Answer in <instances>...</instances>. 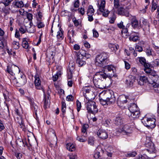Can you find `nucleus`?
Returning <instances> with one entry per match:
<instances>
[{"mask_svg": "<svg viewBox=\"0 0 159 159\" xmlns=\"http://www.w3.org/2000/svg\"><path fill=\"white\" fill-rule=\"evenodd\" d=\"M108 77L105 73L99 72L96 73L94 76L93 82L95 86L100 89H105L107 86L104 80Z\"/></svg>", "mask_w": 159, "mask_h": 159, "instance_id": "obj_1", "label": "nucleus"}, {"mask_svg": "<svg viewBox=\"0 0 159 159\" xmlns=\"http://www.w3.org/2000/svg\"><path fill=\"white\" fill-rule=\"evenodd\" d=\"M108 58L107 54L105 52L97 55L95 59L96 65L98 66L103 67L106 64Z\"/></svg>", "mask_w": 159, "mask_h": 159, "instance_id": "obj_2", "label": "nucleus"}, {"mask_svg": "<svg viewBox=\"0 0 159 159\" xmlns=\"http://www.w3.org/2000/svg\"><path fill=\"white\" fill-rule=\"evenodd\" d=\"M102 98L105 99L109 102L112 104L114 103L116 101V98L114 95V93L111 90L104 91L100 94Z\"/></svg>", "mask_w": 159, "mask_h": 159, "instance_id": "obj_3", "label": "nucleus"}, {"mask_svg": "<svg viewBox=\"0 0 159 159\" xmlns=\"http://www.w3.org/2000/svg\"><path fill=\"white\" fill-rule=\"evenodd\" d=\"M129 110L131 113L130 116L133 118L139 117L140 112L139 109L136 104L131 103L128 107Z\"/></svg>", "mask_w": 159, "mask_h": 159, "instance_id": "obj_4", "label": "nucleus"}, {"mask_svg": "<svg viewBox=\"0 0 159 159\" xmlns=\"http://www.w3.org/2000/svg\"><path fill=\"white\" fill-rule=\"evenodd\" d=\"M106 2L104 0H98V9L102 13V16L105 17H107L110 11L108 9H105Z\"/></svg>", "mask_w": 159, "mask_h": 159, "instance_id": "obj_5", "label": "nucleus"}, {"mask_svg": "<svg viewBox=\"0 0 159 159\" xmlns=\"http://www.w3.org/2000/svg\"><path fill=\"white\" fill-rule=\"evenodd\" d=\"M11 82L17 86H20L24 85L26 81V79L24 75H21L17 80L15 77H12L10 80Z\"/></svg>", "mask_w": 159, "mask_h": 159, "instance_id": "obj_6", "label": "nucleus"}, {"mask_svg": "<svg viewBox=\"0 0 159 159\" xmlns=\"http://www.w3.org/2000/svg\"><path fill=\"white\" fill-rule=\"evenodd\" d=\"M155 118H143L142 120V123L147 127L150 128H153L156 126Z\"/></svg>", "mask_w": 159, "mask_h": 159, "instance_id": "obj_7", "label": "nucleus"}, {"mask_svg": "<svg viewBox=\"0 0 159 159\" xmlns=\"http://www.w3.org/2000/svg\"><path fill=\"white\" fill-rule=\"evenodd\" d=\"M86 108L88 112L89 113L94 114L98 111L96 103L94 101L88 102L87 103Z\"/></svg>", "mask_w": 159, "mask_h": 159, "instance_id": "obj_8", "label": "nucleus"}, {"mask_svg": "<svg viewBox=\"0 0 159 159\" xmlns=\"http://www.w3.org/2000/svg\"><path fill=\"white\" fill-rule=\"evenodd\" d=\"M20 71L19 68L15 65H9L7 66V72L12 76L19 72Z\"/></svg>", "mask_w": 159, "mask_h": 159, "instance_id": "obj_9", "label": "nucleus"}, {"mask_svg": "<svg viewBox=\"0 0 159 159\" xmlns=\"http://www.w3.org/2000/svg\"><path fill=\"white\" fill-rule=\"evenodd\" d=\"M133 128L129 125H125L123 128L118 130L119 132L122 133L123 134L129 135L133 132Z\"/></svg>", "mask_w": 159, "mask_h": 159, "instance_id": "obj_10", "label": "nucleus"}, {"mask_svg": "<svg viewBox=\"0 0 159 159\" xmlns=\"http://www.w3.org/2000/svg\"><path fill=\"white\" fill-rule=\"evenodd\" d=\"M129 100L128 97L125 95L120 96L117 100V103L119 106H122V104L127 103Z\"/></svg>", "mask_w": 159, "mask_h": 159, "instance_id": "obj_11", "label": "nucleus"}, {"mask_svg": "<svg viewBox=\"0 0 159 159\" xmlns=\"http://www.w3.org/2000/svg\"><path fill=\"white\" fill-rule=\"evenodd\" d=\"M15 111L16 114L17 115L19 116L20 117L19 120L17 122L19 124L21 128H22L23 129L24 128L25 126L24 125L22 118L21 117V116L22 113L21 111V110H19L18 109L16 108L15 109ZM17 119H18V120H19V118L17 117Z\"/></svg>", "mask_w": 159, "mask_h": 159, "instance_id": "obj_12", "label": "nucleus"}, {"mask_svg": "<svg viewBox=\"0 0 159 159\" xmlns=\"http://www.w3.org/2000/svg\"><path fill=\"white\" fill-rule=\"evenodd\" d=\"M135 80L134 76L129 75L126 80L125 84L128 87H132L134 82Z\"/></svg>", "mask_w": 159, "mask_h": 159, "instance_id": "obj_13", "label": "nucleus"}, {"mask_svg": "<svg viewBox=\"0 0 159 159\" xmlns=\"http://www.w3.org/2000/svg\"><path fill=\"white\" fill-rule=\"evenodd\" d=\"M129 39L130 41L136 42L139 41V34L134 32H132L130 34Z\"/></svg>", "mask_w": 159, "mask_h": 159, "instance_id": "obj_14", "label": "nucleus"}, {"mask_svg": "<svg viewBox=\"0 0 159 159\" xmlns=\"http://www.w3.org/2000/svg\"><path fill=\"white\" fill-rule=\"evenodd\" d=\"M97 134L99 138L105 139L108 137V134L107 132L104 130H99L97 132Z\"/></svg>", "mask_w": 159, "mask_h": 159, "instance_id": "obj_15", "label": "nucleus"}, {"mask_svg": "<svg viewBox=\"0 0 159 159\" xmlns=\"http://www.w3.org/2000/svg\"><path fill=\"white\" fill-rule=\"evenodd\" d=\"M118 13L122 16H129V12L128 9H125L122 7H120L118 9Z\"/></svg>", "mask_w": 159, "mask_h": 159, "instance_id": "obj_16", "label": "nucleus"}, {"mask_svg": "<svg viewBox=\"0 0 159 159\" xmlns=\"http://www.w3.org/2000/svg\"><path fill=\"white\" fill-rule=\"evenodd\" d=\"M34 78H35L34 84L36 88L39 90L42 89L43 88L41 84V81L39 75H35Z\"/></svg>", "mask_w": 159, "mask_h": 159, "instance_id": "obj_17", "label": "nucleus"}, {"mask_svg": "<svg viewBox=\"0 0 159 159\" xmlns=\"http://www.w3.org/2000/svg\"><path fill=\"white\" fill-rule=\"evenodd\" d=\"M75 31L73 29H70L68 32V38L70 43H73L75 36Z\"/></svg>", "mask_w": 159, "mask_h": 159, "instance_id": "obj_18", "label": "nucleus"}, {"mask_svg": "<svg viewBox=\"0 0 159 159\" xmlns=\"http://www.w3.org/2000/svg\"><path fill=\"white\" fill-rule=\"evenodd\" d=\"M105 69H107L109 71L111 72L112 71V73L109 74V75H107L108 76V77H111L112 76H114V73L116 70V69L115 67L112 65H108L107 66H105Z\"/></svg>", "mask_w": 159, "mask_h": 159, "instance_id": "obj_19", "label": "nucleus"}, {"mask_svg": "<svg viewBox=\"0 0 159 159\" xmlns=\"http://www.w3.org/2000/svg\"><path fill=\"white\" fill-rule=\"evenodd\" d=\"M3 2H0V10L5 13H8L10 8L8 6H5Z\"/></svg>", "mask_w": 159, "mask_h": 159, "instance_id": "obj_20", "label": "nucleus"}, {"mask_svg": "<svg viewBox=\"0 0 159 159\" xmlns=\"http://www.w3.org/2000/svg\"><path fill=\"white\" fill-rule=\"evenodd\" d=\"M143 23L142 27L143 28L145 29L146 30H149V24L147 21L143 19H142L140 20V23Z\"/></svg>", "mask_w": 159, "mask_h": 159, "instance_id": "obj_21", "label": "nucleus"}, {"mask_svg": "<svg viewBox=\"0 0 159 159\" xmlns=\"http://www.w3.org/2000/svg\"><path fill=\"white\" fill-rule=\"evenodd\" d=\"M148 81V78L145 76H140L138 80V83L140 85H143Z\"/></svg>", "mask_w": 159, "mask_h": 159, "instance_id": "obj_22", "label": "nucleus"}, {"mask_svg": "<svg viewBox=\"0 0 159 159\" xmlns=\"http://www.w3.org/2000/svg\"><path fill=\"white\" fill-rule=\"evenodd\" d=\"M114 123L117 125H120L122 123V120L120 116H116L114 119Z\"/></svg>", "mask_w": 159, "mask_h": 159, "instance_id": "obj_23", "label": "nucleus"}, {"mask_svg": "<svg viewBox=\"0 0 159 159\" xmlns=\"http://www.w3.org/2000/svg\"><path fill=\"white\" fill-rule=\"evenodd\" d=\"M139 61L140 63L143 65L144 67H150V64L146 62L145 59L143 57H139Z\"/></svg>", "mask_w": 159, "mask_h": 159, "instance_id": "obj_24", "label": "nucleus"}, {"mask_svg": "<svg viewBox=\"0 0 159 159\" xmlns=\"http://www.w3.org/2000/svg\"><path fill=\"white\" fill-rule=\"evenodd\" d=\"M99 149H100L99 151L100 152H101L102 153L104 152V150L103 149H102L101 148H100V147H98L96 150V151L97 152L95 153L94 155V157L96 159H98L100 158L101 157L100 155V152L97 151V149H98V150Z\"/></svg>", "mask_w": 159, "mask_h": 159, "instance_id": "obj_25", "label": "nucleus"}, {"mask_svg": "<svg viewBox=\"0 0 159 159\" xmlns=\"http://www.w3.org/2000/svg\"><path fill=\"white\" fill-rule=\"evenodd\" d=\"M55 55V52L53 51H52L50 49H49L48 52L47 53V57L49 58L50 59H53L54 58V56Z\"/></svg>", "mask_w": 159, "mask_h": 159, "instance_id": "obj_26", "label": "nucleus"}, {"mask_svg": "<svg viewBox=\"0 0 159 159\" xmlns=\"http://www.w3.org/2000/svg\"><path fill=\"white\" fill-rule=\"evenodd\" d=\"M99 101L100 103L103 105H110L111 104H112L110 102H109L107 100H106L105 99H103V98H102V97H101V95L99 94Z\"/></svg>", "mask_w": 159, "mask_h": 159, "instance_id": "obj_27", "label": "nucleus"}, {"mask_svg": "<svg viewBox=\"0 0 159 159\" xmlns=\"http://www.w3.org/2000/svg\"><path fill=\"white\" fill-rule=\"evenodd\" d=\"M79 57H78L77 59L76 62L78 64L79 66H81L84 65L85 64V61H83L82 59L79 56Z\"/></svg>", "mask_w": 159, "mask_h": 159, "instance_id": "obj_28", "label": "nucleus"}, {"mask_svg": "<svg viewBox=\"0 0 159 159\" xmlns=\"http://www.w3.org/2000/svg\"><path fill=\"white\" fill-rule=\"evenodd\" d=\"M131 25L134 28H138L139 27L138 21L135 19H132Z\"/></svg>", "mask_w": 159, "mask_h": 159, "instance_id": "obj_29", "label": "nucleus"}, {"mask_svg": "<svg viewBox=\"0 0 159 159\" xmlns=\"http://www.w3.org/2000/svg\"><path fill=\"white\" fill-rule=\"evenodd\" d=\"M13 4L14 5L15 7L17 8H21L23 7L24 5L23 2L21 1L14 2Z\"/></svg>", "mask_w": 159, "mask_h": 159, "instance_id": "obj_30", "label": "nucleus"}, {"mask_svg": "<svg viewBox=\"0 0 159 159\" xmlns=\"http://www.w3.org/2000/svg\"><path fill=\"white\" fill-rule=\"evenodd\" d=\"M87 136V134L86 133L84 135H82L81 136H78L76 138V140L81 142H84L86 141L87 139L86 138Z\"/></svg>", "mask_w": 159, "mask_h": 159, "instance_id": "obj_31", "label": "nucleus"}, {"mask_svg": "<svg viewBox=\"0 0 159 159\" xmlns=\"http://www.w3.org/2000/svg\"><path fill=\"white\" fill-rule=\"evenodd\" d=\"M7 40L3 38L0 39V49H2L7 45Z\"/></svg>", "mask_w": 159, "mask_h": 159, "instance_id": "obj_32", "label": "nucleus"}, {"mask_svg": "<svg viewBox=\"0 0 159 159\" xmlns=\"http://www.w3.org/2000/svg\"><path fill=\"white\" fill-rule=\"evenodd\" d=\"M83 93L84 96L86 98V99H89L90 98L88 96V95H87V94H88L89 93L90 90L87 88H84L83 89Z\"/></svg>", "mask_w": 159, "mask_h": 159, "instance_id": "obj_33", "label": "nucleus"}, {"mask_svg": "<svg viewBox=\"0 0 159 159\" xmlns=\"http://www.w3.org/2000/svg\"><path fill=\"white\" fill-rule=\"evenodd\" d=\"M66 148L69 151L72 152L75 150V147L73 144L71 143H68L66 145Z\"/></svg>", "mask_w": 159, "mask_h": 159, "instance_id": "obj_34", "label": "nucleus"}, {"mask_svg": "<svg viewBox=\"0 0 159 159\" xmlns=\"http://www.w3.org/2000/svg\"><path fill=\"white\" fill-rule=\"evenodd\" d=\"M109 47L111 51L115 52L118 49L119 47L118 45L117 44H109Z\"/></svg>", "mask_w": 159, "mask_h": 159, "instance_id": "obj_35", "label": "nucleus"}, {"mask_svg": "<svg viewBox=\"0 0 159 159\" xmlns=\"http://www.w3.org/2000/svg\"><path fill=\"white\" fill-rule=\"evenodd\" d=\"M32 110L35 111V114L36 116V117L37 118V113L38 111V106L36 104L34 103L32 104L31 106Z\"/></svg>", "mask_w": 159, "mask_h": 159, "instance_id": "obj_36", "label": "nucleus"}, {"mask_svg": "<svg viewBox=\"0 0 159 159\" xmlns=\"http://www.w3.org/2000/svg\"><path fill=\"white\" fill-rule=\"evenodd\" d=\"M63 31L61 30H60L57 32V38L59 39H62L64 38Z\"/></svg>", "mask_w": 159, "mask_h": 159, "instance_id": "obj_37", "label": "nucleus"}, {"mask_svg": "<svg viewBox=\"0 0 159 159\" xmlns=\"http://www.w3.org/2000/svg\"><path fill=\"white\" fill-rule=\"evenodd\" d=\"M94 10L92 5H89L87 11V15H93Z\"/></svg>", "mask_w": 159, "mask_h": 159, "instance_id": "obj_38", "label": "nucleus"}, {"mask_svg": "<svg viewBox=\"0 0 159 159\" xmlns=\"http://www.w3.org/2000/svg\"><path fill=\"white\" fill-rule=\"evenodd\" d=\"M152 86L153 90L156 93H159V85L157 83H152Z\"/></svg>", "mask_w": 159, "mask_h": 159, "instance_id": "obj_39", "label": "nucleus"}, {"mask_svg": "<svg viewBox=\"0 0 159 159\" xmlns=\"http://www.w3.org/2000/svg\"><path fill=\"white\" fill-rule=\"evenodd\" d=\"M61 75V72L59 71L57 72L56 74L53 76L52 80L54 81H56L58 77Z\"/></svg>", "mask_w": 159, "mask_h": 159, "instance_id": "obj_40", "label": "nucleus"}, {"mask_svg": "<svg viewBox=\"0 0 159 159\" xmlns=\"http://www.w3.org/2000/svg\"><path fill=\"white\" fill-rule=\"evenodd\" d=\"M22 46L25 49H27L29 48L28 42L26 40L25 38L23 39L22 41Z\"/></svg>", "mask_w": 159, "mask_h": 159, "instance_id": "obj_41", "label": "nucleus"}, {"mask_svg": "<svg viewBox=\"0 0 159 159\" xmlns=\"http://www.w3.org/2000/svg\"><path fill=\"white\" fill-rule=\"evenodd\" d=\"M81 56L82 57L83 59H88L90 58L91 57V55L90 54L88 53L85 52L84 51V53L82 54L80 53Z\"/></svg>", "mask_w": 159, "mask_h": 159, "instance_id": "obj_42", "label": "nucleus"}, {"mask_svg": "<svg viewBox=\"0 0 159 159\" xmlns=\"http://www.w3.org/2000/svg\"><path fill=\"white\" fill-rule=\"evenodd\" d=\"M37 26L38 28L39 29L42 28L44 27L45 26L43 23L40 20L38 19V21L37 23Z\"/></svg>", "mask_w": 159, "mask_h": 159, "instance_id": "obj_43", "label": "nucleus"}, {"mask_svg": "<svg viewBox=\"0 0 159 159\" xmlns=\"http://www.w3.org/2000/svg\"><path fill=\"white\" fill-rule=\"evenodd\" d=\"M74 69L75 67L74 64L73 63H70L67 71H70V72H73Z\"/></svg>", "mask_w": 159, "mask_h": 159, "instance_id": "obj_44", "label": "nucleus"}, {"mask_svg": "<svg viewBox=\"0 0 159 159\" xmlns=\"http://www.w3.org/2000/svg\"><path fill=\"white\" fill-rule=\"evenodd\" d=\"M66 105L65 102L62 101L61 102V111L63 113H64L66 112Z\"/></svg>", "mask_w": 159, "mask_h": 159, "instance_id": "obj_45", "label": "nucleus"}, {"mask_svg": "<svg viewBox=\"0 0 159 159\" xmlns=\"http://www.w3.org/2000/svg\"><path fill=\"white\" fill-rule=\"evenodd\" d=\"M159 76L158 75H155L154 76H152L150 79L153 82L152 83H156V82L158 81L159 79Z\"/></svg>", "mask_w": 159, "mask_h": 159, "instance_id": "obj_46", "label": "nucleus"}, {"mask_svg": "<svg viewBox=\"0 0 159 159\" xmlns=\"http://www.w3.org/2000/svg\"><path fill=\"white\" fill-rule=\"evenodd\" d=\"M130 25V24H127V25L126 26V28L124 27V28L122 29V33H124V34H125L126 36H128V30L127 28V27H129V25Z\"/></svg>", "mask_w": 159, "mask_h": 159, "instance_id": "obj_47", "label": "nucleus"}, {"mask_svg": "<svg viewBox=\"0 0 159 159\" xmlns=\"http://www.w3.org/2000/svg\"><path fill=\"white\" fill-rule=\"evenodd\" d=\"M89 125L88 124H85L82 126L81 129L82 132L84 134L86 131L87 129L89 127Z\"/></svg>", "mask_w": 159, "mask_h": 159, "instance_id": "obj_48", "label": "nucleus"}, {"mask_svg": "<svg viewBox=\"0 0 159 159\" xmlns=\"http://www.w3.org/2000/svg\"><path fill=\"white\" fill-rule=\"evenodd\" d=\"M27 18L28 20L30 21V25L31 26V24H32V19L33 18V15L30 13H27Z\"/></svg>", "mask_w": 159, "mask_h": 159, "instance_id": "obj_49", "label": "nucleus"}, {"mask_svg": "<svg viewBox=\"0 0 159 159\" xmlns=\"http://www.w3.org/2000/svg\"><path fill=\"white\" fill-rule=\"evenodd\" d=\"M94 138L92 137H90L88 140V143L90 145H93L94 143Z\"/></svg>", "mask_w": 159, "mask_h": 159, "instance_id": "obj_50", "label": "nucleus"}, {"mask_svg": "<svg viewBox=\"0 0 159 159\" xmlns=\"http://www.w3.org/2000/svg\"><path fill=\"white\" fill-rule=\"evenodd\" d=\"M136 154L137 153L135 152H129L127 153L126 156L127 157H135Z\"/></svg>", "mask_w": 159, "mask_h": 159, "instance_id": "obj_51", "label": "nucleus"}, {"mask_svg": "<svg viewBox=\"0 0 159 159\" xmlns=\"http://www.w3.org/2000/svg\"><path fill=\"white\" fill-rule=\"evenodd\" d=\"M12 44L13 48L15 49H17L19 48V43L18 42L14 41Z\"/></svg>", "mask_w": 159, "mask_h": 159, "instance_id": "obj_52", "label": "nucleus"}, {"mask_svg": "<svg viewBox=\"0 0 159 159\" xmlns=\"http://www.w3.org/2000/svg\"><path fill=\"white\" fill-rule=\"evenodd\" d=\"M77 110L78 112H79L81 107V104L80 102L78 100L76 101Z\"/></svg>", "mask_w": 159, "mask_h": 159, "instance_id": "obj_53", "label": "nucleus"}, {"mask_svg": "<svg viewBox=\"0 0 159 159\" xmlns=\"http://www.w3.org/2000/svg\"><path fill=\"white\" fill-rule=\"evenodd\" d=\"M74 7L75 8L78 7L80 6L79 0H75L73 2Z\"/></svg>", "mask_w": 159, "mask_h": 159, "instance_id": "obj_54", "label": "nucleus"}, {"mask_svg": "<svg viewBox=\"0 0 159 159\" xmlns=\"http://www.w3.org/2000/svg\"><path fill=\"white\" fill-rule=\"evenodd\" d=\"M157 7V4L156 2H155L154 1L152 2V11H154L155 10Z\"/></svg>", "mask_w": 159, "mask_h": 159, "instance_id": "obj_55", "label": "nucleus"}, {"mask_svg": "<svg viewBox=\"0 0 159 159\" xmlns=\"http://www.w3.org/2000/svg\"><path fill=\"white\" fill-rule=\"evenodd\" d=\"M79 13L80 14L82 15H83L85 12V9L84 8L81 7L77 9Z\"/></svg>", "mask_w": 159, "mask_h": 159, "instance_id": "obj_56", "label": "nucleus"}, {"mask_svg": "<svg viewBox=\"0 0 159 159\" xmlns=\"http://www.w3.org/2000/svg\"><path fill=\"white\" fill-rule=\"evenodd\" d=\"M75 26L77 27L79 25L80 23L78 20H77L75 18H74L72 20Z\"/></svg>", "mask_w": 159, "mask_h": 159, "instance_id": "obj_57", "label": "nucleus"}, {"mask_svg": "<svg viewBox=\"0 0 159 159\" xmlns=\"http://www.w3.org/2000/svg\"><path fill=\"white\" fill-rule=\"evenodd\" d=\"M13 0H3L4 2H2L5 6H8Z\"/></svg>", "mask_w": 159, "mask_h": 159, "instance_id": "obj_58", "label": "nucleus"}, {"mask_svg": "<svg viewBox=\"0 0 159 159\" xmlns=\"http://www.w3.org/2000/svg\"><path fill=\"white\" fill-rule=\"evenodd\" d=\"M16 143L17 144L20 146L23 145L24 144L22 140L20 139H18L16 140Z\"/></svg>", "mask_w": 159, "mask_h": 159, "instance_id": "obj_59", "label": "nucleus"}, {"mask_svg": "<svg viewBox=\"0 0 159 159\" xmlns=\"http://www.w3.org/2000/svg\"><path fill=\"white\" fill-rule=\"evenodd\" d=\"M70 159H77V156L76 154L72 153L69 155Z\"/></svg>", "mask_w": 159, "mask_h": 159, "instance_id": "obj_60", "label": "nucleus"}, {"mask_svg": "<svg viewBox=\"0 0 159 159\" xmlns=\"http://www.w3.org/2000/svg\"><path fill=\"white\" fill-rule=\"evenodd\" d=\"M153 65L155 66H159V59H157L154 60L153 62Z\"/></svg>", "mask_w": 159, "mask_h": 159, "instance_id": "obj_61", "label": "nucleus"}, {"mask_svg": "<svg viewBox=\"0 0 159 159\" xmlns=\"http://www.w3.org/2000/svg\"><path fill=\"white\" fill-rule=\"evenodd\" d=\"M149 67H144L145 68L144 69V70L145 72L148 75H149L152 71L151 70L150 68Z\"/></svg>", "mask_w": 159, "mask_h": 159, "instance_id": "obj_62", "label": "nucleus"}, {"mask_svg": "<svg viewBox=\"0 0 159 159\" xmlns=\"http://www.w3.org/2000/svg\"><path fill=\"white\" fill-rule=\"evenodd\" d=\"M117 25V26L120 29H123L125 27V26L124 25V23L122 21L120 23H118Z\"/></svg>", "mask_w": 159, "mask_h": 159, "instance_id": "obj_63", "label": "nucleus"}, {"mask_svg": "<svg viewBox=\"0 0 159 159\" xmlns=\"http://www.w3.org/2000/svg\"><path fill=\"white\" fill-rule=\"evenodd\" d=\"M74 98L72 95H69L66 98V100L68 101H73Z\"/></svg>", "mask_w": 159, "mask_h": 159, "instance_id": "obj_64", "label": "nucleus"}]
</instances>
